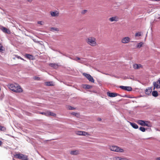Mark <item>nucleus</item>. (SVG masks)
I'll return each instance as SVG.
<instances>
[{
	"label": "nucleus",
	"instance_id": "obj_18",
	"mask_svg": "<svg viewBox=\"0 0 160 160\" xmlns=\"http://www.w3.org/2000/svg\"><path fill=\"white\" fill-rule=\"evenodd\" d=\"M45 84L48 86H53L54 85L53 82H47L45 83Z\"/></svg>",
	"mask_w": 160,
	"mask_h": 160
},
{
	"label": "nucleus",
	"instance_id": "obj_35",
	"mask_svg": "<svg viewBox=\"0 0 160 160\" xmlns=\"http://www.w3.org/2000/svg\"><path fill=\"white\" fill-rule=\"evenodd\" d=\"M87 10H83L82 12V14H84V13H85L86 12H87Z\"/></svg>",
	"mask_w": 160,
	"mask_h": 160
},
{
	"label": "nucleus",
	"instance_id": "obj_45",
	"mask_svg": "<svg viewBox=\"0 0 160 160\" xmlns=\"http://www.w3.org/2000/svg\"><path fill=\"white\" fill-rule=\"evenodd\" d=\"M27 0L29 2H31L32 0Z\"/></svg>",
	"mask_w": 160,
	"mask_h": 160
},
{
	"label": "nucleus",
	"instance_id": "obj_8",
	"mask_svg": "<svg viewBox=\"0 0 160 160\" xmlns=\"http://www.w3.org/2000/svg\"><path fill=\"white\" fill-rule=\"evenodd\" d=\"M50 14L52 17H57L59 16V13L58 11L56 10L54 11H51Z\"/></svg>",
	"mask_w": 160,
	"mask_h": 160
},
{
	"label": "nucleus",
	"instance_id": "obj_21",
	"mask_svg": "<svg viewBox=\"0 0 160 160\" xmlns=\"http://www.w3.org/2000/svg\"><path fill=\"white\" fill-rule=\"evenodd\" d=\"M83 88L85 89H89L92 88V86L91 85L87 84L84 85Z\"/></svg>",
	"mask_w": 160,
	"mask_h": 160
},
{
	"label": "nucleus",
	"instance_id": "obj_16",
	"mask_svg": "<svg viewBox=\"0 0 160 160\" xmlns=\"http://www.w3.org/2000/svg\"><path fill=\"white\" fill-rule=\"evenodd\" d=\"M131 126L134 128L137 129L138 128V125L135 123L129 122Z\"/></svg>",
	"mask_w": 160,
	"mask_h": 160
},
{
	"label": "nucleus",
	"instance_id": "obj_10",
	"mask_svg": "<svg viewBox=\"0 0 160 160\" xmlns=\"http://www.w3.org/2000/svg\"><path fill=\"white\" fill-rule=\"evenodd\" d=\"M130 40V38L128 37H126L123 38L121 40V42L123 43H127L129 42Z\"/></svg>",
	"mask_w": 160,
	"mask_h": 160
},
{
	"label": "nucleus",
	"instance_id": "obj_19",
	"mask_svg": "<svg viewBox=\"0 0 160 160\" xmlns=\"http://www.w3.org/2000/svg\"><path fill=\"white\" fill-rule=\"evenodd\" d=\"M25 57L26 58H28L29 59H33V56L31 55L26 54L25 55Z\"/></svg>",
	"mask_w": 160,
	"mask_h": 160
},
{
	"label": "nucleus",
	"instance_id": "obj_28",
	"mask_svg": "<svg viewBox=\"0 0 160 160\" xmlns=\"http://www.w3.org/2000/svg\"><path fill=\"white\" fill-rule=\"evenodd\" d=\"M71 114L72 115L74 116H76L77 117H78L79 116V114L78 113L75 112H73L71 113Z\"/></svg>",
	"mask_w": 160,
	"mask_h": 160
},
{
	"label": "nucleus",
	"instance_id": "obj_3",
	"mask_svg": "<svg viewBox=\"0 0 160 160\" xmlns=\"http://www.w3.org/2000/svg\"><path fill=\"white\" fill-rule=\"evenodd\" d=\"M108 149L111 151L117 152H124L123 149L115 145L109 146Z\"/></svg>",
	"mask_w": 160,
	"mask_h": 160
},
{
	"label": "nucleus",
	"instance_id": "obj_37",
	"mask_svg": "<svg viewBox=\"0 0 160 160\" xmlns=\"http://www.w3.org/2000/svg\"><path fill=\"white\" fill-rule=\"evenodd\" d=\"M0 29L2 30H8L7 28H5L4 27H2V28H1Z\"/></svg>",
	"mask_w": 160,
	"mask_h": 160
},
{
	"label": "nucleus",
	"instance_id": "obj_24",
	"mask_svg": "<svg viewBox=\"0 0 160 160\" xmlns=\"http://www.w3.org/2000/svg\"><path fill=\"white\" fill-rule=\"evenodd\" d=\"M142 33L141 32H137L135 34V36L136 37H139L140 36H142Z\"/></svg>",
	"mask_w": 160,
	"mask_h": 160
},
{
	"label": "nucleus",
	"instance_id": "obj_39",
	"mask_svg": "<svg viewBox=\"0 0 160 160\" xmlns=\"http://www.w3.org/2000/svg\"><path fill=\"white\" fill-rule=\"evenodd\" d=\"M80 58L79 57H76L75 59H74V60L76 61L80 60Z\"/></svg>",
	"mask_w": 160,
	"mask_h": 160
},
{
	"label": "nucleus",
	"instance_id": "obj_17",
	"mask_svg": "<svg viewBox=\"0 0 160 160\" xmlns=\"http://www.w3.org/2000/svg\"><path fill=\"white\" fill-rule=\"evenodd\" d=\"M152 91V89L151 88H148L145 90V93L147 94H149Z\"/></svg>",
	"mask_w": 160,
	"mask_h": 160
},
{
	"label": "nucleus",
	"instance_id": "obj_43",
	"mask_svg": "<svg viewBox=\"0 0 160 160\" xmlns=\"http://www.w3.org/2000/svg\"><path fill=\"white\" fill-rule=\"evenodd\" d=\"M152 1H160V0H152Z\"/></svg>",
	"mask_w": 160,
	"mask_h": 160
},
{
	"label": "nucleus",
	"instance_id": "obj_7",
	"mask_svg": "<svg viewBox=\"0 0 160 160\" xmlns=\"http://www.w3.org/2000/svg\"><path fill=\"white\" fill-rule=\"evenodd\" d=\"M113 160H130V159L126 157H122L119 156H115L112 158Z\"/></svg>",
	"mask_w": 160,
	"mask_h": 160
},
{
	"label": "nucleus",
	"instance_id": "obj_44",
	"mask_svg": "<svg viewBox=\"0 0 160 160\" xmlns=\"http://www.w3.org/2000/svg\"><path fill=\"white\" fill-rule=\"evenodd\" d=\"M158 82L159 83V84H160V78H159V79L158 81Z\"/></svg>",
	"mask_w": 160,
	"mask_h": 160
},
{
	"label": "nucleus",
	"instance_id": "obj_4",
	"mask_svg": "<svg viewBox=\"0 0 160 160\" xmlns=\"http://www.w3.org/2000/svg\"><path fill=\"white\" fill-rule=\"evenodd\" d=\"M137 122L138 124L142 126H146L148 127H151V124L149 122L145 121L142 120H138Z\"/></svg>",
	"mask_w": 160,
	"mask_h": 160
},
{
	"label": "nucleus",
	"instance_id": "obj_5",
	"mask_svg": "<svg viewBox=\"0 0 160 160\" xmlns=\"http://www.w3.org/2000/svg\"><path fill=\"white\" fill-rule=\"evenodd\" d=\"M15 158L23 160H27V158L24 155L21 154H16L14 155Z\"/></svg>",
	"mask_w": 160,
	"mask_h": 160
},
{
	"label": "nucleus",
	"instance_id": "obj_41",
	"mask_svg": "<svg viewBox=\"0 0 160 160\" xmlns=\"http://www.w3.org/2000/svg\"><path fill=\"white\" fill-rule=\"evenodd\" d=\"M156 160H160V157L156 158Z\"/></svg>",
	"mask_w": 160,
	"mask_h": 160
},
{
	"label": "nucleus",
	"instance_id": "obj_13",
	"mask_svg": "<svg viewBox=\"0 0 160 160\" xmlns=\"http://www.w3.org/2000/svg\"><path fill=\"white\" fill-rule=\"evenodd\" d=\"M70 153L71 155H77L79 154V151L78 150L72 151Z\"/></svg>",
	"mask_w": 160,
	"mask_h": 160
},
{
	"label": "nucleus",
	"instance_id": "obj_1",
	"mask_svg": "<svg viewBox=\"0 0 160 160\" xmlns=\"http://www.w3.org/2000/svg\"><path fill=\"white\" fill-rule=\"evenodd\" d=\"M8 87L11 90L16 92H21L23 90L20 86L18 84L15 83L10 84L8 85Z\"/></svg>",
	"mask_w": 160,
	"mask_h": 160
},
{
	"label": "nucleus",
	"instance_id": "obj_32",
	"mask_svg": "<svg viewBox=\"0 0 160 160\" xmlns=\"http://www.w3.org/2000/svg\"><path fill=\"white\" fill-rule=\"evenodd\" d=\"M82 131H78L76 132L77 134L79 135H82Z\"/></svg>",
	"mask_w": 160,
	"mask_h": 160
},
{
	"label": "nucleus",
	"instance_id": "obj_31",
	"mask_svg": "<svg viewBox=\"0 0 160 160\" xmlns=\"http://www.w3.org/2000/svg\"><path fill=\"white\" fill-rule=\"evenodd\" d=\"M38 23L41 25H43L44 24V22L43 21H38Z\"/></svg>",
	"mask_w": 160,
	"mask_h": 160
},
{
	"label": "nucleus",
	"instance_id": "obj_29",
	"mask_svg": "<svg viewBox=\"0 0 160 160\" xmlns=\"http://www.w3.org/2000/svg\"><path fill=\"white\" fill-rule=\"evenodd\" d=\"M6 130V128L3 126H0V130L4 131Z\"/></svg>",
	"mask_w": 160,
	"mask_h": 160
},
{
	"label": "nucleus",
	"instance_id": "obj_30",
	"mask_svg": "<svg viewBox=\"0 0 160 160\" xmlns=\"http://www.w3.org/2000/svg\"><path fill=\"white\" fill-rule=\"evenodd\" d=\"M67 108L69 110H74L75 109L74 108L69 106H68Z\"/></svg>",
	"mask_w": 160,
	"mask_h": 160
},
{
	"label": "nucleus",
	"instance_id": "obj_26",
	"mask_svg": "<svg viewBox=\"0 0 160 160\" xmlns=\"http://www.w3.org/2000/svg\"><path fill=\"white\" fill-rule=\"evenodd\" d=\"M39 113L41 114H42V115H45L46 116H48V111L46 112H40Z\"/></svg>",
	"mask_w": 160,
	"mask_h": 160
},
{
	"label": "nucleus",
	"instance_id": "obj_47",
	"mask_svg": "<svg viewBox=\"0 0 160 160\" xmlns=\"http://www.w3.org/2000/svg\"><path fill=\"white\" fill-rule=\"evenodd\" d=\"M132 42H136V41H135V42H134V41H132Z\"/></svg>",
	"mask_w": 160,
	"mask_h": 160
},
{
	"label": "nucleus",
	"instance_id": "obj_23",
	"mask_svg": "<svg viewBox=\"0 0 160 160\" xmlns=\"http://www.w3.org/2000/svg\"><path fill=\"white\" fill-rule=\"evenodd\" d=\"M82 135L84 136H90V134L87 132L82 131Z\"/></svg>",
	"mask_w": 160,
	"mask_h": 160
},
{
	"label": "nucleus",
	"instance_id": "obj_36",
	"mask_svg": "<svg viewBox=\"0 0 160 160\" xmlns=\"http://www.w3.org/2000/svg\"><path fill=\"white\" fill-rule=\"evenodd\" d=\"M2 48L3 47L2 45V44H0V51H2L3 50Z\"/></svg>",
	"mask_w": 160,
	"mask_h": 160
},
{
	"label": "nucleus",
	"instance_id": "obj_27",
	"mask_svg": "<svg viewBox=\"0 0 160 160\" xmlns=\"http://www.w3.org/2000/svg\"><path fill=\"white\" fill-rule=\"evenodd\" d=\"M139 130L142 132H144L145 131L146 129L145 128L143 127H140L139 128Z\"/></svg>",
	"mask_w": 160,
	"mask_h": 160
},
{
	"label": "nucleus",
	"instance_id": "obj_40",
	"mask_svg": "<svg viewBox=\"0 0 160 160\" xmlns=\"http://www.w3.org/2000/svg\"><path fill=\"white\" fill-rule=\"evenodd\" d=\"M51 29L52 30H57V28H53V27L52 28H51Z\"/></svg>",
	"mask_w": 160,
	"mask_h": 160
},
{
	"label": "nucleus",
	"instance_id": "obj_22",
	"mask_svg": "<svg viewBox=\"0 0 160 160\" xmlns=\"http://www.w3.org/2000/svg\"><path fill=\"white\" fill-rule=\"evenodd\" d=\"M152 95L154 97H157L158 96V93L157 91H154L152 93Z\"/></svg>",
	"mask_w": 160,
	"mask_h": 160
},
{
	"label": "nucleus",
	"instance_id": "obj_2",
	"mask_svg": "<svg viewBox=\"0 0 160 160\" xmlns=\"http://www.w3.org/2000/svg\"><path fill=\"white\" fill-rule=\"evenodd\" d=\"M86 42L88 44L92 47H95L97 45L96 39L93 37L88 38L86 40Z\"/></svg>",
	"mask_w": 160,
	"mask_h": 160
},
{
	"label": "nucleus",
	"instance_id": "obj_20",
	"mask_svg": "<svg viewBox=\"0 0 160 160\" xmlns=\"http://www.w3.org/2000/svg\"><path fill=\"white\" fill-rule=\"evenodd\" d=\"M143 44V43L142 42L138 43L136 46V48H139L142 47Z\"/></svg>",
	"mask_w": 160,
	"mask_h": 160
},
{
	"label": "nucleus",
	"instance_id": "obj_14",
	"mask_svg": "<svg viewBox=\"0 0 160 160\" xmlns=\"http://www.w3.org/2000/svg\"><path fill=\"white\" fill-rule=\"evenodd\" d=\"M118 18L116 17H113L109 18V20L111 22L117 21H118Z\"/></svg>",
	"mask_w": 160,
	"mask_h": 160
},
{
	"label": "nucleus",
	"instance_id": "obj_11",
	"mask_svg": "<svg viewBox=\"0 0 160 160\" xmlns=\"http://www.w3.org/2000/svg\"><path fill=\"white\" fill-rule=\"evenodd\" d=\"M153 85L154 86V89L155 88L158 89L160 88V84L158 81L156 82H153Z\"/></svg>",
	"mask_w": 160,
	"mask_h": 160
},
{
	"label": "nucleus",
	"instance_id": "obj_6",
	"mask_svg": "<svg viewBox=\"0 0 160 160\" xmlns=\"http://www.w3.org/2000/svg\"><path fill=\"white\" fill-rule=\"evenodd\" d=\"M82 74L84 77H86L89 81L92 82H94V80L93 77H92L90 74L85 73H83Z\"/></svg>",
	"mask_w": 160,
	"mask_h": 160
},
{
	"label": "nucleus",
	"instance_id": "obj_46",
	"mask_svg": "<svg viewBox=\"0 0 160 160\" xmlns=\"http://www.w3.org/2000/svg\"><path fill=\"white\" fill-rule=\"evenodd\" d=\"M101 120V118H100V119H99V121H100V120Z\"/></svg>",
	"mask_w": 160,
	"mask_h": 160
},
{
	"label": "nucleus",
	"instance_id": "obj_33",
	"mask_svg": "<svg viewBox=\"0 0 160 160\" xmlns=\"http://www.w3.org/2000/svg\"><path fill=\"white\" fill-rule=\"evenodd\" d=\"M15 56L18 59H20L22 60H24V59L23 58H22L21 57H20V56H18L17 55H15Z\"/></svg>",
	"mask_w": 160,
	"mask_h": 160
},
{
	"label": "nucleus",
	"instance_id": "obj_25",
	"mask_svg": "<svg viewBox=\"0 0 160 160\" xmlns=\"http://www.w3.org/2000/svg\"><path fill=\"white\" fill-rule=\"evenodd\" d=\"M48 116H56V114L50 112L48 111Z\"/></svg>",
	"mask_w": 160,
	"mask_h": 160
},
{
	"label": "nucleus",
	"instance_id": "obj_34",
	"mask_svg": "<svg viewBox=\"0 0 160 160\" xmlns=\"http://www.w3.org/2000/svg\"><path fill=\"white\" fill-rule=\"evenodd\" d=\"M5 33H7L8 34H10L11 33L10 31H3Z\"/></svg>",
	"mask_w": 160,
	"mask_h": 160
},
{
	"label": "nucleus",
	"instance_id": "obj_15",
	"mask_svg": "<svg viewBox=\"0 0 160 160\" xmlns=\"http://www.w3.org/2000/svg\"><path fill=\"white\" fill-rule=\"evenodd\" d=\"M107 94L108 96L111 97H115L117 96V94L116 93L108 92Z\"/></svg>",
	"mask_w": 160,
	"mask_h": 160
},
{
	"label": "nucleus",
	"instance_id": "obj_38",
	"mask_svg": "<svg viewBox=\"0 0 160 160\" xmlns=\"http://www.w3.org/2000/svg\"><path fill=\"white\" fill-rule=\"evenodd\" d=\"M50 65L52 67H54L56 66V64H55L51 63L50 64Z\"/></svg>",
	"mask_w": 160,
	"mask_h": 160
},
{
	"label": "nucleus",
	"instance_id": "obj_42",
	"mask_svg": "<svg viewBox=\"0 0 160 160\" xmlns=\"http://www.w3.org/2000/svg\"><path fill=\"white\" fill-rule=\"evenodd\" d=\"M2 141H0V146L2 145Z\"/></svg>",
	"mask_w": 160,
	"mask_h": 160
},
{
	"label": "nucleus",
	"instance_id": "obj_12",
	"mask_svg": "<svg viewBox=\"0 0 160 160\" xmlns=\"http://www.w3.org/2000/svg\"><path fill=\"white\" fill-rule=\"evenodd\" d=\"M133 68L135 69H138L142 68V65L140 64H134L133 65Z\"/></svg>",
	"mask_w": 160,
	"mask_h": 160
},
{
	"label": "nucleus",
	"instance_id": "obj_9",
	"mask_svg": "<svg viewBox=\"0 0 160 160\" xmlns=\"http://www.w3.org/2000/svg\"><path fill=\"white\" fill-rule=\"evenodd\" d=\"M119 88L123 90L128 91H131L132 90V88L131 87L121 86L119 87Z\"/></svg>",
	"mask_w": 160,
	"mask_h": 160
}]
</instances>
